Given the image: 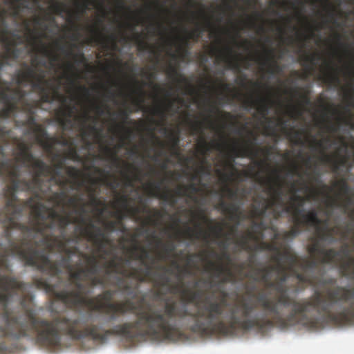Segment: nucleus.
<instances>
[{"instance_id": "nucleus-1", "label": "nucleus", "mask_w": 354, "mask_h": 354, "mask_svg": "<svg viewBox=\"0 0 354 354\" xmlns=\"http://www.w3.org/2000/svg\"><path fill=\"white\" fill-rule=\"evenodd\" d=\"M70 241L77 245L79 237L75 236L67 239L65 235H62L54 239L50 244L57 245L64 255L56 261H51L48 255V263L40 264L38 270L53 277H59L63 269L67 270L73 289L57 291L55 286L43 278L35 279V284L38 288H45L55 299L61 301L70 308L86 306L91 310L101 312L106 317L97 324L94 323L91 314L81 315L75 319L64 315H58L51 320L41 319L37 317L31 304H27L24 296L21 305L28 319L12 315L8 309L2 319L3 325H0V339H19L35 335L40 345L54 348L60 345L62 335L77 339L91 337L97 341H104L109 336H121L129 339L150 337L177 341L183 337L181 328L189 329L194 333L193 315H196V310H189L186 305L178 306L176 301L165 299L159 304H147L137 308L133 301L129 299L118 303L111 301L114 291L110 290L95 297H87L84 293L86 286L82 281L87 279L92 287L115 286L118 291L132 299L137 298L139 283L152 281L158 289L157 296H164L167 293L180 295L183 301L193 302L198 297L199 292L185 288L181 274L189 276L194 274L189 266L193 263L192 259L200 256V254L187 255V265L183 268L176 260L171 262L172 266L180 271L177 275L179 281L171 283V278L165 273L153 275L155 259L151 257L149 250L137 244L133 245V251L140 250V253L136 254V258L140 261L144 269L132 268L128 270L124 259L115 256L104 264L105 270L100 275V262L96 256L82 252L77 245L67 248ZM3 347L5 346L1 344L0 351Z\"/></svg>"}, {"instance_id": "nucleus-2", "label": "nucleus", "mask_w": 354, "mask_h": 354, "mask_svg": "<svg viewBox=\"0 0 354 354\" xmlns=\"http://www.w3.org/2000/svg\"><path fill=\"white\" fill-rule=\"evenodd\" d=\"M254 261L251 256L248 264L254 270L253 279L263 283L267 288H274L277 296L270 297L260 292L251 295L253 300L242 299L234 303H228L227 293L223 290L218 299L205 297L195 304L194 333L226 336L237 328L262 330L274 326L284 328L295 324L315 329L319 323L311 317L313 312L335 323L349 316L354 318L353 289L336 286L324 292L317 290L312 297L299 300L288 295L286 281L290 272L296 277L299 263V256L290 246H284L283 258L275 264L254 268Z\"/></svg>"}, {"instance_id": "nucleus-3", "label": "nucleus", "mask_w": 354, "mask_h": 354, "mask_svg": "<svg viewBox=\"0 0 354 354\" xmlns=\"http://www.w3.org/2000/svg\"><path fill=\"white\" fill-rule=\"evenodd\" d=\"M10 133L0 127V270H8L10 254L37 269L48 263L44 237L51 236L55 227L64 231L70 218L41 202L42 178L33 173L30 180L20 179L18 166L7 158L1 144ZM26 283L0 274V315L8 310L13 295L26 290Z\"/></svg>"}, {"instance_id": "nucleus-4", "label": "nucleus", "mask_w": 354, "mask_h": 354, "mask_svg": "<svg viewBox=\"0 0 354 354\" xmlns=\"http://www.w3.org/2000/svg\"><path fill=\"white\" fill-rule=\"evenodd\" d=\"M75 212L79 213L80 216L72 218L71 214H65L68 216L69 223L67 226L65 227L64 231H62V228L59 227H55V230H59V235H55L54 232H53L51 236H46L44 238V241L46 244L47 254L53 253L54 251H57L58 253L62 254L57 245L50 244L55 238L60 237L62 235H65L67 238L77 236L79 241L76 245L77 246H78L82 237H84L95 245L97 252H101V253L105 254H108L107 250H106V245L110 244L111 240L106 231L114 232L116 230L118 223H121L122 221L120 218V214L125 213V210L124 212L118 211L116 212V217L118 218V221H111L105 222L104 223L105 230H103L101 227L95 225L91 218L87 221L85 205H82L79 210H75ZM66 245L68 248H72V247L75 245L74 242L70 241Z\"/></svg>"}, {"instance_id": "nucleus-5", "label": "nucleus", "mask_w": 354, "mask_h": 354, "mask_svg": "<svg viewBox=\"0 0 354 354\" xmlns=\"http://www.w3.org/2000/svg\"><path fill=\"white\" fill-rule=\"evenodd\" d=\"M293 225L289 231H285L283 234L284 239L295 238L302 232L304 227H312L315 228L316 235L310 237L311 244L308 245V252L311 254H319L322 256V263H332L338 255L339 252L335 249H325L322 242H328L329 244L337 242L335 235L340 234L344 239H346L351 228L347 225L344 230L340 232L337 226L329 227L328 220H322L319 218L318 212L315 209L303 214V218L300 217H292Z\"/></svg>"}, {"instance_id": "nucleus-6", "label": "nucleus", "mask_w": 354, "mask_h": 354, "mask_svg": "<svg viewBox=\"0 0 354 354\" xmlns=\"http://www.w3.org/2000/svg\"><path fill=\"white\" fill-rule=\"evenodd\" d=\"M22 68L23 70L19 71L15 75V82L19 87L20 85L29 84L35 91L38 92L40 95L38 108L43 102L50 103L55 100L62 102L63 106L57 110L58 122L64 130L73 129L74 121L72 117L76 111V106L67 105V97L59 91V82L55 84L52 80H46L45 71L39 70L37 73L36 66L24 63Z\"/></svg>"}, {"instance_id": "nucleus-7", "label": "nucleus", "mask_w": 354, "mask_h": 354, "mask_svg": "<svg viewBox=\"0 0 354 354\" xmlns=\"http://www.w3.org/2000/svg\"><path fill=\"white\" fill-rule=\"evenodd\" d=\"M273 177L267 180H261L262 184L267 185L268 190L272 198L266 201L261 207L254 206L251 213L252 218H262L266 216L268 211H272V216L275 219L281 217L283 213L292 214V217H300L303 218V214H306L304 205L307 200L313 198H317L319 194H324V189L322 192L315 189H310L308 185H305L306 190H310L311 194L308 197H302L300 195L293 194L290 199V205H286L283 198L284 195L283 181L280 175V171L277 169L272 170Z\"/></svg>"}, {"instance_id": "nucleus-8", "label": "nucleus", "mask_w": 354, "mask_h": 354, "mask_svg": "<svg viewBox=\"0 0 354 354\" xmlns=\"http://www.w3.org/2000/svg\"><path fill=\"white\" fill-rule=\"evenodd\" d=\"M27 91L23 88L16 87L10 93H0V120L8 119L18 111L26 113L24 124L28 126L30 131L35 133L36 142L46 150L51 153L55 138H49L46 129L42 124L37 123L35 112L39 108V101L27 100Z\"/></svg>"}, {"instance_id": "nucleus-9", "label": "nucleus", "mask_w": 354, "mask_h": 354, "mask_svg": "<svg viewBox=\"0 0 354 354\" xmlns=\"http://www.w3.org/2000/svg\"><path fill=\"white\" fill-rule=\"evenodd\" d=\"M53 160L55 161L53 167H50V173L48 176H41L43 183L40 198L41 202L46 199L54 204L53 208L61 214H68L66 212V200L68 194L65 190L69 180L64 178L62 175V170H66V157H63L59 153L53 154Z\"/></svg>"}, {"instance_id": "nucleus-10", "label": "nucleus", "mask_w": 354, "mask_h": 354, "mask_svg": "<svg viewBox=\"0 0 354 354\" xmlns=\"http://www.w3.org/2000/svg\"><path fill=\"white\" fill-rule=\"evenodd\" d=\"M0 128L10 133V138H7L6 142H1L5 149L9 145H16L18 149L16 157L17 161L21 162L24 165L32 168L35 175H38L39 178H42V176L50 175V165H47L41 158H36L32 153V143L25 142L22 139L15 137L12 130H7L3 126L0 125Z\"/></svg>"}, {"instance_id": "nucleus-11", "label": "nucleus", "mask_w": 354, "mask_h": 354, "mask_svg": "<svg viewBox=\"0 0 354 354\" xmlns=\"http://www.w3.org/2000/svg\"><path fill=\"white\" fill-rule=\"evenodd\" d=\"M297 267L302 269L301 272L296 273V278L299 283L302 284H308V286L314 287H322L329 286V288L336 287L335 286L337 283V279L334 277H315L312 274H309L308 270H313L317 267V261L315 259H301L299 257V263ZM326 287L325 290L321 291L324 292L327 290Z\"/></svg>"}, {"instance_id": "nucleus-12", "label": "nucleus", "mask_w": 354, "mask_h": 354, "mask_svg": "<svg viewBox=\"0 0 354 354\" xmlns=\"http://www.w3.org/2000/svg\"><path fill=\"white\" fill-rule=\"evenodd\" d=\"M330 142V138L322 140L313 138L310 142V146L315 150L319 149L321 150L320 161L330 165L333 172H337L340 169V167L346 165L348 162V158L346 156H337V158H334L333 156L327 155V153H325V143H329Z\"/></svg>"}, {"instance_id": "nucleus-13", "label": "nucleus", "mask_w": 354, "mask_h": 354, "mask_svg": "<svg viewBox=\"0 0 354 354\" xmlns=\"http://www.w3.org/2000/svg\"><path fill=\"white\" fill-rule=\"evenodd\" d=\"M164 180L160 183H151L149 184V194L153 197L158 198L165 203H169L171 207H174L177 203V197H187V190L185 185H178L175 189L174 193L166 188L164 192H160L161 185Z\"/></svg>"}, {"instance_id": "nucleus-14", "label": "nucleus", "mask_w": 354, "mask_h": 354, "mask_svg": "<svg viewBox=\"0 0 354 354\" xmlns=\"http://www.w3.org/2000/svg\"><path fill=\"white\" fill-rule=\"evenodd\" d=\"M266 228L262 221H252L251 229L234 239V243L243 250L255 251L256 245L252 246L250 241H258L263 236V232Z\"/></svg>"}, {"instance_id": "nucleus-15", "label": "nucleus", "mask_w": 354, "mask_h": 354, "mask_svg": "<svg viewBox=\"0 0 354 354\" xmlns=\"http://www.w3.org/2000/svg\"><path fill=\"white\" fill-rule=\"evenodd\" d=\"M274 147H266L262 148L255 149L252 147V142H248L245 147L242 148L233 147L232 149V153L233 155L231 162L227 163V166L229 167L231 170H235L234 165V158L239 157H250L251 158H257L259 156V153L263 154L266 158L272 155L274 152Z\"/></svg>"}, {"instance_id": "nucleus-16", "label": "nucleus", "mask_w": 354, "mask_h": 354, "mask_svg": "<svg viewBox=\"0 0 354 354\" xmlns=\"http://www.w3.org/2000/svg\"><path fill=\"white\" fill-rule=\"evenodd\" d=\"M6 51L0 53V71L3 69V66L9 65V60H15L19 59L21 50L17 46H12V45L4 44ZM12 83L8 80H3L0 77V93L4 92L6 93H12Z\"/></svg>"}, {"instance_id": "nucleus-17", "label": "nucleus", "mask_w": 354, "mask_h": 354, "mask_svg": "<svg viewBox=\"0 0 354 354\" xmlns=\"http://www.w3.org/2000/svg\"><path fill=\"white\" fill-rule=\"evenodd\" d=\"M129 200V196L125 194L120 195L116 200V203L120 204L125 211V213L120 214V219H124L125 217L136 218L140 213H149L151 212L142 199L140 200V207H130Z\"/></svg>"}, {"instance_id": "nucleus-18", "label": "nucleus", "mask_w": 354, "mask_h": 354, "mask_svg": "<svg viewBox=\"0 0 354 354\" xmlns=\"http://www.w3.org/2000/svg\"><path fill=\"white\" fill-rule=\"evenodd\" d=\"M241 201L239 198V202H234L227 203L221 198L217 205V208L221 209V211L228 214L229 218L232 221H241L244 217V214L241 208Z\"/></svg>"}, {"instance_id": "nucleus-19", "label": "nucleus", "mask_w": 354, "mask_h": 354, "mask_svg": "<svg viewBox=\"0 0 354 354\" xmlns=\"http://www.w3.org/2000/svg\"><path fill=\"white\" fill-rule=\"evenodd\" d=\"M207 272H214V277H223L218 281V283L223 284L230 282H235V276L230 268L223 266V264H216L213 261H209L207 267Z\"/></svg>"}, {"instance_id": "nucleus-20", "label": "nucleus", "mask_w": 354, "mask_h": 354, "mask_svg": "<svg viewBox=\"0 0 354 354\" xmlns=\"http://www.w3.org/2000/svg\"><path fill=\"white\" fill-rule=\"evenodd\" d=\"M276 101L272 99L270 96H259L255 100L250 98L245 102L246 106H257V109L263 117L266 118V120L268 122H271V120L266 118V115L270 110V106H274Z\"/></svg>"}, {"instance_id": "nucleus-21", "label": "nucleus", "mask_w": 354, "mask_h": 354, "mask_svg": "<svg viewBox=\"0 0 354 354\" xmlns=\"http://www.w3.org/2000/svg\"><path fill=\"white\" fill-rule=\"evenodd\" d=\"M26 28L27 30V32H28V36L26 37V39L28 43L30 44L35 48H37V43L39 42L41 44L40 50L43 55L45 56H47L50 58L51 61V64H53V62H55L56 61H58L59 57L57 55H55V53L50 50L46 46L43 44L42 41L40 38L38 37H36L35 35V32L32 30V29L30 28L29 25L28 23L26 24Z\"/></svg>"}, {"instance_id": "nucleus-22", "label": "nucleus", "mask_w": 354, "mask_h": 354, "mask_svg": "<svg viewBox=\"0 0 354 354\" xmlns=\"http://www.w3.org/2000/svg\"><path fill=\"white\" fill-rule=\"evenodd\" d=\"M78 120L81 128L82 138L83 139L88 138L93 132L98 131L95 125L97 119L89 115L88 112H85L82 116L79 117Z\"/></svg>"}, {"instance_id": "nucleus-23", "label": "nucleus", "mask_w": 354, "mask_h": 354, "mask_svg": "<svg viewBox=\"0 0 354 354\" xmlns=\"http://www.w3.org/2000/svg\"><path fill=\"white\" fill-rule=\"evenodd\" d=\"M153 215L149 216L147 218V221L145 222L143 224V226L142 227H137L136 228V232L134 233L131 236V240L134 242L137 241V239L140 235L144 234V233L148 232V228L145 227L147 226L148 224H152V225H157L160 219L162 218L163 215L167 214L166 211H160L158 210V209H153Z\"/></svg>"}, {"instance_id": "nucleus-24", "label": "nucleus", "mask_w": 354, "mask_h": 354, "mask_svg": "<svg viewBox=\"0 0 354 354\" xmlns=\"http://www.w3.org/2000/svg\"><path fill=\"white\" fill-rule=\"evenodd\" d=\"M65 171L70 179L68 184L71 189L73 190H80L82 186L84 185V181L81 178L82 177V172L77 167L74 166L65 167Z\"/></svg>"}, {"instance_id": "nucleus-25", "label": "nucleus", "mask_w": 354, "mask_h": 354, "mask_svg": "<svg viewBox=\"0 0 354 354\" xmlns=\"http://www.w3.org/2000/svg\"><path fill=\"white\" fill-rule=\"evenodd\" d=\"M100 181H102L103 184L113 189H116L118 186V183L116 180L110 181L106 179L102 180L101 179L91 178L90 183L91 185L86 187V190L89 193L90 203L92 205H97L100 203V200L95 194L96 190L95 188H93V185H97L100 184Z\"/></svg>"}, {"instance_id": "nucleus-26", "label": "nucleus", "mask_w": 354, "mask_h": 354, "mask_svg": "<svg viewBox=\"0 0 354 354\" xmlns=\"http://www.w3.org/2000/svg\"><path fill=\"white\" fill-rule=\"evenodd\" d=\"M327 71L322 75L323 81L329 86L337 87L341 84L338 68L332 64H326Z\"/></svg>"}, {"instance_id": "nucleus-27", "label": "nucleus", "mask_w": 354, "mask_h": 354, "mask_svg": "<svg viewBox=\"0 0 354 354\" xmlns=\"http://www.w3.org/2000/svg\"><path fill=\"white\" fill-rule=\"evenodd\" d=\"M168 77L171 78L175 82L178 84H185L187 86V88L189 91V93H193L195 92V88L192 86V83L189 80L184 76V75L180 74L176 67V66L169 65L167 71Z\"/></svg>"}, {"instance_id": "nucleus-28", "label": "nucleus", "mask_w": 354, "mask_h": 354, "mask_svg": "<svg viewBox=\"0 0 354 354\" xmlns=\"http://www.w3.org/2000/svg\"><path fill=\"white\" fill-rule=\"evenodd\" d=\"M55 45L58 48V50L63 53L67 56H71L75 64H85L89 71H92L93 68L91 66L87 64L86 57L82 51H80L73 54V50H66V46L61 45L59 41L55 42Z\"/></svg>"}, {"instance_id": "nucleus-29", "label": "nucleus", "mask_w": 354, "mask_h": 354, "mask_svg": "<svg viewBox=\"0 0 354 354\" xmlns=\"http://www.w3.org/2000/svg\"><path fill=\"white\" fill-rule=\"evenodd\" d=\"M322 189H324V195H325L326 197L329 198L327 201V206L329 207H342L344 211H346L348 208V206L353 203V199L351 197H348L346 198L345 201L344 203L339 202L337 198H330L328 191H332L333 188H330V187L323 184L322 185Z\"/></svg>"}, {"instance_id": "nucleus-30", "label": "nucleus", "mask_w": 354, "mask_h": 354, "mask_svg": "<svg viewBox=\"0 0 354 354\" xmlns=\"http://www.w3.org/2000/svg\"><path fill=\"white\" fill-rule=\"evenodd\" d=\"M268 250L274 252L272 256V260L276 263L279 259L283 258V249L281 250V246L278 245L276 242L271 243H266V242H261L260 244L256 245V250Z\"/></svg>"}, {"instance_id": "nucleus-31", "label": "nucleus", "mask_w": 354, "mask_h": 354, "mask_svg": "<svg viewBox=\"0 0 354 354\" xmlns=\"http://www.w3.org/2000/svg\"><path fill=\"white\" fill-rule=\"evenodd\" d=\"M265 51L266 57L261 64L268 66V71L270 74L274 75L281 73L282 69L280 65L278 64V62L274 59V50L266 49Z\"/></svg>"}, {"instance_id": "nucleus-32", "label": "nucleus", "mask_w": 354, "mask_h": 354, "mask_svg": "<svg viewBox=\"0 0 354 354\" xmlns=\"http://www.w3.org/2000/svg\"><path fill=\"white\" fill-rule=\"evenodd\" d=\"M290 93L293 97H298L297 102L299 106L304 107L311 105L309 88H305L303 92H300L299 88L294 87L290 89Z\"/></svg>"}, {"instance_id": "nucleus-33", "label": "nucleus", "mask_w": 354, "mask_h": 354, "mask_svg": "<svg viewBox=\"0 0 354 354\" xmlns=\"http://www.w3.org/2000/svg\"><path fill=\"white\" fill-rule=\"evenodd\" d=\"M0 40L3 44H8L12 46L22 45L25 41L24 37L20 35V34L17 32H10V30L9 32L6 33L5 35L1 34L0 36Z\"/></svg>"}, {"instance_id": "nucleus-34", "label": "nucleus", "mask_w": 354, "mask_h": 354, "mask_svg": "<svg viewBox=\"0 0 354 354\" xmlns=\"http://www.w3.org/2000/svg\"><path fill=\"white\" fill-rule=\"evenodd\" d=\"M0 40L3 44H8L12 46L22 45L25 41L24 37L20 35V34L17 32H10V30L9 32L6 33L5 35L1 34L0 36Z\"/></svg>"}, {"instance_id": "nucleus-35", "label": "nucleus", "mask_w": 354, "mask_h": 354, "mask_svg": "<svg viewBox=\"0 0 354 354\" xmlns=\"http://www.w3.org/2000/svg\"><path fill=\"white\" fill-rule=\"evenodd\" d=\"M227 55L221 54L218 58L221 60L226 62L227 68L233 70H239L240 68V64L239 61L236 60V55H234V52L232 47L226 48Z\"/></svg>"}, {"instance_id": "nucleus-36", "label": "nucleus", "mask_w": 354, "mask_h": 354, "mask_svg": "<svg viewBox=\"0 0 354 354\" xmlns=\"http://www.w3.org/2000/svg\"><path fill=\"white\" fill-rule=\"evenodd\" d=\"M133 110L131 108L127 107L124 110H122L119 112L118 115L120 116L122 119L121 124H115V129L117 131L124 130L127 133L131 135L132 133V131L128 128H126L125 124L129 122H132L129 120V115L131 113H133Z\"/></svg>"}, {"instance_id": "nucleus-37", "label": "nucleus", "mask_w": 354, "mask_h": 354, "mask_svg": "<svg viewBox=\"0 0 354 354\" xmlns=\"http://www.w3.org/2000/svg\"><path fill=\"white\" fill-rule=\"evenodd\" d=\"M91 31L93 32L95 35V37L93 38V41H95L96 43L103 44L105 45V44L108 41H113V46H116L115 43L116 37L114 34H111L109 36H105L102 32V31L99 30L98 28H91Z\"/></svg>"}, {"instance_id": "nucleus-38", "label": "nucleus", "mask_w": 354, "mask_h": 354, "mask_svg": "<svg viewBox=\"0 0 354 354\" xmlns=\"http://www.w3.org/2000/svg\"><path fill=\"white\" fill-rule=\"evenodd\" d=\"M4 3L10 6L11 17H18L19 12L22 8H27V0H5Z\"/></svg>"}, {"instance_id": "nucleus-39", "label": "nucleus", "mask_w": 354, "mask_h": 354, "mask_svg": "<svg viewBox=\"0 0 354 354\" xmlns=\"http://www.w3.org/2000/svg\"><path fill=\"white\" fill-rule=\"evenodd\" d=\"M182 41L183 46L180 47L179 55H177L176 54H175V53H171V54H170V56L172 59L176 60L178 57H179L180 59L184 61L185 59H187L188 57L190 56L191 52L189 50L190 47L189 41H188L187 39L184 38L182 39Z\"/></svg>"}, {"instance_id": "nucleus-40", "label": "nucleus", "mask_w": 354, "mask_h": 354, "mask_svg": "<svg viewBox=\"0 0 354 354\" xmlns=\"http://www.w3.org/2000/svg\"><path fill=\"white\" fill-rule=\"evenodd\" d=\"M151 236L153 239L156 240L157 246L162 245V252L159 254L160 259H163L166 258L167 256L172 253V252L176 250V246L172 243V242L168 244H162L161 239L156 236L154 232H153Z\"/></svg>"}, {"instance_id": "nucleus-41", "label": "nucleus", "mask_w": 354, "mask_h": 354, "mask_svg": "<svg viewBox=\"0 0 354 354\" xmlns=\"http://www.w3.org/2000/svg\"><path fill=\"white\" fill-rule=\"evenodd\" d=\"M223 142H213L212 143H207L205 140L203 138L199 143V152L202 153L203 156L207 154L208 152L211 151L212 148H214L216 149H221L224 147Z\"/></svg>"}, {"instance_id": "nucleus-42", "label": "nucleus", "mask_w": 354, "mask_h": 354, "mask_svg": "<svg viewBox=\"0 0 354 354\" xmlns=\"http://www.w3.org/2000/svg\"><path fill=\"white\" fill-rule=\"evenodd\" d=\"M123 146L124 142H121L120 144L116 145V149H113L109 147H105L104 148L105 156L108 158H110L113 165L118 167H120L121 160L120 158L117 156V149L123 147Z\"/></svg>"}, {"instance_id": "nucleus-43", "label": "nucleus", "mask_w": 354, "mask_h": 354, "mask_svg": "<svg viewBox=\"0 0 354 354\" xmlns=\"http://www.w3.org/2000/svg\"><path fill=\"white\" fill-rule=\"evenodd\" d=\"M11 12H9L8 9L2 8L0 5V36L1 34L5 35L9 32L7 18L8 15H11Z\"/></svg>"}, {"instance_id": "nucleus-44", "label": "nucleus", "mask_w": 354, "mask_h": 354, "mask_svg": "<svg viewBox=\"0 0 354 354\" xmlns=\"http://www.w3.org/2000/svg\"><path fill=\"white\" fill-rule=\"evenodd\" d=\"M196 226L198 227L197 231L193 230L192 227H188L186 230V234L189 238H195V239H202L205 241H208V235L206 232H205L201 227L200 223H196Z\"/></svg>"}, {"instance_id": "nucleus-45", "label": "nucleus", "mask_w": 354, "mask_h": 354, "mask_svg": "<svg viewBox=\"0 0 354 354\" xmlns=\"http://www.w3.org/2000/svg\"><path fill=\"white\" fill-rule=\"evenodd\" d=\"M322 55L319 53H313L311 55H305L303 57L304 66H306L310 70H313L314 66L317 64L318 61L322 60Z\"/></svg>"}, {"instance_id": "nucleus-46", "label": "nucleus", "mask_w": 354, "mask_h": 354, "mask_svg": "<svg viewBox=\"0 0 354 354\" xmlns=\"http://www.w3.org/2000/svg\"><path fill=\"white\" fill-rule=\"evenodd\" d=\"M223 191L226 193L228 198L231 200H236L240 198L241 201H243L245 198V190L244 189H242L241 193H239L238 189H232L230 188L228 185H225L223 189Z\"/></svg>"}, {"instance_id": "nucleus-47", "label": "nucleus", "mask_w": 354, "mask_h": 354, "mask_svg": "<svg viewBox=\"0 0 354 354\" xmlns=\"http://www.w3.org/2000/svg\"><path fill=\"white\" fill-rule=\"evenodd\" d=\"M173 105L172 101H169L167 106L158 105L153 108L151 113L153 115L159 116L162 120H165L167 115V112Z\"/></svg>"}, {"instance_id": "nucleus-48", "label": "nucleus", "mask_w": 354, "mask_h": 354, "mask_svg": "<svg viewBox=\"0 0 354 354\" xmlns=\"http://www.w3.org/2000/svg\"><path fill=\"white\" fill-rule=\"evenodd\" d=\"M138 96L133 101L136 106V111L138 110H145L144 103H145V92L142 89V87L139 86L136 90Z\"/></svg>"}, {"instance_id": "nucleus-49", "label": "nucleus", "mask_w": 354, "mask_h": 354, "mask_svg": "<svg viewBox=\"0 0 354 354\" xmlns=\"http://www.w3.org/2000/svg\"><path fill=\"white\" fill-rule=\"evenodd\" d=\"M304 132L301 131H294L289 133V138L290 141L295 145H304V142L302 139V134Z\"/></svg>"}, {"instance_id": "nucleus-50", "label": "nucleus", "mask_w": 354, "mask_h": 354, "mask_svg": "<svg viewBox=\"0 0 354 354\" xmlns=\"http://www.w3.org/2000/svg\"><path fill=\"white\" fill-rule=\"evenodd\" d=\"M134 39L137 43L138 48L140 51H145L148 50H150L152 52L153 51L152 46H149L147 42L144 41V40L142 39L140 33H136Z\"/></svg>"}, {"instance_id": "nucleus-51", "label": "nucleus", "mask_w": 354, "mask_h": 354, "mask_svg": "<svg viewBox=\"0 0 354 354\" xmlns=\"http://www.w3.org/2000/svg\"><path fill=\"white\" fill-rule=\"evenodd\" d=\"M204 31L203 28L200 26V25H197L195 28L194 30L188 32L187 37H184L183 39H187V40L189 41V39H192L195 41H198V39L202 36V34Z\"/></svg>"}, {"instance_id": "nucleus-52", "label": "nucleus", "mask_w": 354, "mask_h": 354, "mask_svg": "<svg viewBox=\"0 0 354 354\" xmlns=\"http://www.w3.org/2000/svg\"><path fill=\"white\" fill-rule=\"evenodd\" d=\"M69 159L73 160V161H80L82 158L80 155L79 154L77 149L75 147L73 146V143L72 142L71 145L69 146L68 149V151L66 153V157Z\"/></svg>"}, {"instance_id": "nucleus-53", "label": "nucleus", "mask_w": 354, "mask_h": 354, "mask_svg": "<svg viewBox=\"0 0 354 354\" xmlns=\"http://www.w3.org/2000/svg\"><path fill=\"white\" fill-rule=\"evenodd\" d=\"M334 186L339 187L340 192L344 195H348L351 193V189L345 179H341L336 181Z\"/></svg>"}, {"instance_id": "nucleus-54", "label": "nucleus", "mask_w": 354, "mask_h": 354, "mask_svg": "<svg viewBox=\"0 0 354 354\" xmlns=\"http://www.w3.org/2000/svg\"><path fill=\"white\" fill-rule=\"evenodd\" d=\"M209 253L212 255L218 257L219 260L225 259L227 262H231L232 261L231 255L227 251V246H225V250H223L220 255L216 253V252L213 250H210Z\"/></svg>"}, {"instance_id": "nucleus-55", "label": "nucleus", "mask_w": 354, "mask_h": 354, "mask_svg": "<svg viewBox=\"0 0 354 354\" xmlns=\"http://www.w3.org/2000/svg\"><path fill=\"white\" fill-rule=\"evenodd\" d=\"M94 110L99 115H103L105 114L106 111L109 114H111L110 108L104 104H94Z\"/></svg>"}, {"instance_id": "nucleus-56", "label": "nucleus", "mask_w": 354, "mask_h": 354, "mask_svg": "<svg viewBox=\"0 0 354 354\" xmlns=\"http://www.w3.org/2000/svg\"><path fill=\"white\" fill-rule=\"evenodd\" d=\"M170 138L171 140V148L174 151V153L177 154L178 153L177 147L180 142L179 136L178 134H175L174 133H170Z\"/></svg>"}, {"instance_id": "nucleus-57", "label": "nucleus", "mask_w": 354, "mask_h": 354, "mask_svg": "<svg viewBox=\"0 0 354 354\" xmlns=\"http://www.w3.org/2000/svg\"><path fill=\"white\" fill-rule=\"evenodd\" d=\"M210 229L216 237L223 235V223H216L214 225L211 226Z\"/></svg>"}, {"instance_id": "nucleus-58", "label": "nucleus", "mask_w": 354, "mask_h": 354, "mask_svg": "<svg viewBox=\"0 0 354 354\" xmlns=\"http://www.w3.org/2000/svg\"><path fill=\"white\" fill-rule=\"evenodd\" d=\"M240 221H236L235 225L231 226L230 228V231L227 234H225L227 235V239H232V236H234L235 238L237 237L236 234L238 232V227L239 225Z\"/></svg>"}, {"instance_id": "nucleus-59", "label": "nucleus", "mask_w": 354, "mask_h": 354, "mask_svg": "<svg viewBox=\"0 0 354 354\" xmlns=\"http://www.w3.org/2000/svg\"><path fill=\"white\" fill-rule=\"evenodd\" d=\"M191 129L193 133H200L203 131V124L199 121L192 122L191 123Z\"/></svg>"}, {"instance_id": "nucleus-60", "label": "nucleus", "mask_w": 354, "mask_h": 354, "mask_svg": "<svg viewBox=\"0 0 354 354\" xmlns=\"http://www.w3.org/2000/svg\"><path fill=\"white\" fill-rule=\"evenodd\" d=\"M185 186V189L187 190V197L191 198V195L189 193L196 194V192L198 191V187L194 183H191Z\"/></svg>"}, {"instance_id": "nucleus-61", "label": "nucleus", "mask_w": 354, "mask_h": 354, "mask_svg": "<svg viewBox=\"0 0 354 354\" xmlns=\"http://www.w3.org/2000/svg\"><path fill=\"white\" fill-rule=\"evenodd\" d=\"M82 201V198L80 196H73L68 198L67 204L73 207H77L78 203Z\"/></svg>"}, {"instance_id": "nucleus-62", "label": "nucleus", "mask_w": 354, "mask_h": 354, "mask_svg": "<svg viewBox=\"0 0 354 354\" xmlns=\"http://www.w3.org/2000/svg\"><path fill=\"white\" fill-rule=\"evenodd\" d=\"M52 8L55 13L57 15H61L64 12L65 8L64 6L60 3H56L52 6Z\"/></svg>"}, {"instance_id": "nucleus-63", "label": "nucleus", "mask_w": 354, "mask_h": 354, "mask_svg": "<svg viewBox=\"0 0 354 354\" xmlns=\"http://www.w3.org/2000/svg\"><path fill=\"white\" fill-rule=\"evenodd\" d=\"M351 91H345V97L348 98V106H351L353 103V92H354V83L351 84Z\"/></svg>"}, {"instance_id": "nucleus-64", "label": "nucleus", "mask_w": 354, "mask_h": 354, "mask_svg": "<svg viewBox=\"0 0 354 354\" xmlns=\"http://www.w3.org/2000/svg\"><path fill=\"white\" fill-rule=\"evenodd\" d=\"M326 128L328 131L331 132H337L339 129V126L331 123V122H328V124L326 126Z\"/></svg>"}]
</instances>
